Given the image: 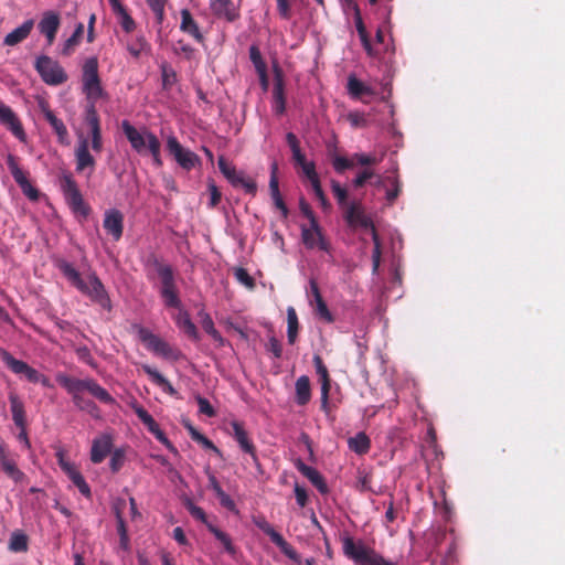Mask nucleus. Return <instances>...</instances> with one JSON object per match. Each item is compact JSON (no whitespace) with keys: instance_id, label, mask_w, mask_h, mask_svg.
Segmentation results:
<instances>
[{"instance_id":"nucleus-42","label":"nucleus","mask_w":565,"mask_h":565,"mask_svg":"<svg viewBox=\"0 0 565 565\" xmlns=\"http://www.w3.org/2000/svg\"><path fill=\"white\" fill-rule=\"evenodd\" d=\"M0 466L4 473L11 478L14 482L19 483L22 482L25 478L24 472H22L18 467L13 459H10L9 457L4 458L0 461Z\"/></svg>"},{"instance_id":"nucleus-47","label":"nucleus","mask_w":565,"mask_h":565,"mask_svg":"<svg viewBox=\"0 0 565 565\" xmlns=\"http://www.w3.org/2000/svg\"><path fill=\"white\" fill-rule=\"evenodd\" d=\"M139 339L146 344V347L154 352L162 339L146 328L139 329Z\"/></svg>"},{"instance_id":"nucleus-40","label":"nucleus","mask_w":565,"mask_h":565,"mask_svg":"<svg viewBox=\"0 0 565 565\" xmlns=\"http://www.w3.org/2000/svg\"><path fill=\"white\" fill-rule=\"evenodd\" d=\"M29 548V537L28 535L17 530L11 534L10 541H9V550L14 553H24Z\"/></svg>"},{"instance_id":"nucleus-9","label":"nucleus","mask_w":565,"mask_h":565,"mask_svg":"<svg viewBox=\"0 0 565 565\" xmlns=\"http://www.w3.org/2000/svg\"><path fill=\"white\" fill-rule=\"evenodd\" d=\"M255 525L268 535L274 544L290 559L300 563V556L297 551L278 533L265 518L254 520Z\"/></svg>"},{"instance_id":"nucleus-54","label":"nucleus","mask_w":565,"mask_h":565,"mask_svg":"<svg viewBox=\"0 0 565 565\" xmlns=\"http://www.w3.org/2000/svg\"><path fill=\"white\" fill-rule=\"evenodd\" d=\"M148 43L143 36L137 38L134 42L127 44V50L131 56L139 58L141 53L148 49Z\"/></svg>"},{"instance_id":"nucleus-16","label":"nucleus","mask_w":565,"mask_h":565,"mask_svg":"<svg viewBox=\"0 0 565 565\" xmlns=\"http://www.w3.org/2000/svg\"><path fill=\"white\" fill-rule=\"evenodd\" d=\"M312 362L321 384V408L327 411L329 406V393L331 388L329 371L319 354L313 355Z\"/></svg>"},{"instance_id":"nucleus-43","label":"nucleus","mask_w":565,"mask_h":565,"mask_svg":"<svg viewBox=\"0 0 565 565\" xmlns=\"http://www.w3.org/2000/svg\"><path fill=\"white\" fill-rule=\"evenodd\" d=\"M207 530L215 536V539L223 545L224 550L233 555L236 550L228 534L214 526L213 524H207Z\"/></svg>"},{"instance_id":"nucleus-20","label":"nucleus","mask_w":565,"mask_h":565,"mask_svg":"<svg viewBox=\"0 0 565 565\" xmlns=\"http://www.w3.org/2000/svg\"><path fill=\"white\" fill-rule=\"evenodd\" d=\"M278 164L276 161H274L270 166V180H269V190L270 195L274 201L275 206L281 212V215L284 218H287L289 211L284 202V199L279 191V182H278Z\"/></svg>"},{"instance_id":"nucleus-30","label":"nucleus","mask_w":565,"mask_h":565,"mask_svg":"<svg viewBox=\"0 0 565 565\" xmlns=\"http://www.w3.org/2000/svg\"><path fill=\"white\" fill-rule=\"evenodd\" d=\"M347 89L349 95L354 99L374 95L373 88L361 82L354 74L349 75Z\"/></svg>"},{"instance_id":"nucleus-38","label":"nucleus","mask_w":565,"mask_h":565,"mask_svg":"<svg viewBox=\"0 0 565 565\" xmlns=\"http://www.w3.org/2000/svg\"><path fill=\"white\" fill-rule=\"evenodd\" d=\"M65 473L72 480L74 486L77 487V489L79 490V492L83 495H85L86 498L90 497V494H92L90 488L87 484V482L85 481V479L82 476V473L79 472V470L75 466L67 467V471H65Z\"/></svg>"},{"instance_id":"nucleus-58","label":"nucleus","mask_w":565,"mask_h":565,"mask_svg":"<svg viewBox=\"0 0 565 565\" xmlns=\"http://www.w3.org/2000/svg\"><path fill=\"white\" fill-rule=\"evenodd\" d=\"M125 462V451L122 449H115L111 452L109 467L113 472H118Z\"/></svg>"},{"instance_id":"nucleus-52","label":"nucleus","mask_w":565,"mask_h":565,"mask_svg":"<svg viewBox=\"0 0 565 565\" xmlns=\"http://www.w3.org/2000/svg\"><path fill=\"white\" fill-rule=\"evenodd\" d=\"M331 190L332 193L341 209L347 207L348 203V191L343 188L338 181H331Z\"/></svg>"},{"instance_id":"nucleus-18","label":"nucleus","mask_w":565,"mask_h":565,"mask_svg":"<svg viewBox=\"0 0 565 565\" xmlns=\"http://www.w3.org/2000/svg\"><path fill=\"white\" fill-rule=\"evenodd\" d=\"M76 172H84L89 169V174L95 170L96 160L89 152L87 139H82L75 149Z\"/></svg>"},{"instance_id":"nucleus-15","label":"nucleus","mask_w":565,"mask_h":565,"mask_svg":"<svg viewBox=\"0 0 565 565\" xmlns=\"http://www.w3.org/2000/svg\"><path fill=\"white\" fill-rule=\"evenodd\" d=\"M60 25L61 17L56 11L47 10L42 13L38 30L45 36L49 46L54 43Z\"/></svg>"},{"instance_id":"nucleus-61","label":"nucleus","mask_w":565,"mask_h":565,"mask_svg":"<svg viewBox=\"0 0 565 565\" xmlns=\"http://www.w3.org/2000/svg\"><path fill=\"white\" fill-rule=\"evenodd\" d=\"M303 175L310 181V183H317L320 181L319 175L316 171V164L313 161H307L300 166Z\"/></svg>"},{"instance_id":"nucleus-2","label":"nucleus","mask_w":565,"mask_h":565,"mask_svg":"<svg viewBox=\"0 0 565 565\" xmlns=\"http://www.w3.org/2000/svg\"><path fill=\"white\" fill-rule=\"evenodd\" d=\"M146 266L152 268L160 280L159 294L164 306L167 308L181 309L182 302L179 296L173 267L156 255H150L147 258Z\"/></svg>"},{"instance_id":"nucleus-27","label":"nucleus","mask_w":565,"mask_h":565,"mask_svg":"<svg viewBox=\"0 0 565 565\" xmlns=\"http://www.w3.org/2000/svg\"><path fill=\"white\" fill-rule=\"evenodd\" d=\"M34 26V20H25L20 26L8 33L3 40L4 45L14 46L24 41Z\"/></svg>"},{"instance_id":"nucleus-23","label":"nucleus","mask_w":565,"mask_h":565,"mask_svg":"<svg viewBox=\"0 0 565 565\" xmlns=\"http://www.w3.org/2000/svg\"><path fill=\"white\" fill-rule=\"evenodd\" d=\"M181 23H180V30L183 33L189 34L192 36L198 43L203 44L205 39L200 31V28L196 23V21L193 19L191 12L189 9H182L181 12Z\"/></svg>"},{"instance_id":"nucleus-12","label":"nucleus","mask_w":565,"mask_h":565,"mask_svg":"<svg viewBox=\"0 0 565 565\" xmlns=\"http://www.w3.org/2000/svg\"><path fill=\"white\" fill-rule=\"evenodd\" d=\"M7 164L14 181L20 186L23 194L26 195L30 200L36 201L39 199V191L31 184L26 173L19 167L17 157L9 153L7 156Z\"/></svg>"},{"instance_id":"nucleus-24","label":"nucleus","mask_w":565,"mask_h":565,"mask_svg":"<svg viewBox=\"0 0 565 565\" xmlns=\"http://www.w3.org/2000/svg\"><path fill=\"white\" fill-rule=\"evenodd\" d=\"M114 14L126 33H131L136 29V22L128 13L120 0H108Z\"/></svg>"},{"instance_id":"nucleus-50","label":"nucleus","mask_w":565,"mask_h":565,"mask_svg":"<svg viewBox=\"0 0 565 565\" xmlns=\"http://www.w3.org/2000/svg\"><path fill=\"white\" fill-rule=\"evenodd\" d=\"M160 141L152 132L148 134V150L152 156L153 162L156 166L160 167L162 164L161 156H160Z\"/></svg>"},{"instance_id":"nucleus-26","label":"nucleus","mask_w":565,"mask_h":565,"mask_svg":"<svg viewBox=\"0 0 565 565\" xmlns=\"http://www.w3.org/2000/svg\"><path fill=\"white\" fill-rule=\"evenodd\" d=\"M231 435L244 452H253L254 443L250 440L247 430L242 422L233 420L230 424Z\"/></svg>"},{"instance_id":"nucleus-62","label":"nucleus","mask_w":565,"mask_h":565,"mask_svg":"<svg viewBox=\"0 0 565 565\" xmlns=\"http://www.w3.org/2000/svg\"><path fill=\"white\" fill-rule=\"evenodd\" d=\"M235 278L248 288H254L255 281L254 278L248 274L245 268H236L234 273Z\"/></svg>"},{"instance_id":"nucleus-8","label":"nucleus","mask_w":565,"mask_h":565,"mask_svg":"<svg viewBox=\"0 0 565 565\" xmlns=\"http://www.w3.org/2000/svg\"><path fill=\"white\" fill-rule=\"evenodd\" d=\"M167 149L178 164L186 171L192 170L201 162L200 157L195 152L183 148L174 136L168 138Z\"/></svg>"},{"instance_id":"nucleus-57","label":"nucleus","mask_w":565,"mask_h":565,"mask_svg":"<svg viewBox=\"0 0 565 565\" xmlns=\"http://www.w3.org/2000/svg\"><path fill=\"white\" fill-rule=\"evenodd\" d=\"M150 9L153 11L157 22L162 23L164 19V6L167 0H146Z\"/></svg>"},{"instance_id":"nucleus-29","label":"nucleus","mask_w":565,"mask_h":565,"mask_svg":"<svg viewBox=\"0 0 565 565\" xmlns=\"http://www.w3.org/2000/svg\"><path fill=\"white\" fill-rule=\"evenodd\" d=\"M274 111L282 115L286 111L285 83L280 72H276L273 89Z\"/></svg>"},{"instance_id":"nucleus-37","label":"nucleus","mask_w":565,"mask_h":565,"mask_svg":"<svg viewBox=\"0 0 565 565\" xmlns=\"http://www.w3.org/2000/svg\"><path fill=\"white\" fill-rule=\"evenodd\" d=\"M299 331V321L296 309L294 307L287 308V339L289 344H295Z\"/></svg>"},{"instance_id":"nucleus-17","label":"nucleus","mask_w":565,"mask_h":565,"mask_svg":"<svg viewBox=\"0 0 565 565\" xmlns=\"http://www.w3.org/2000/svg\"><path fill=\"white\" fill-rule=\"evenodd\" d=\"M0 122L19 140L25 141V132L20 119L9 106L3 104L0 105Z\"/></svg>"},{"instance_id":"nucleus-4","label":"nucleus","mask_w":565,"mask_h":565,"mask_svg":"<svg viewBox=\"0 0 565 565\" xmlns=\"http://www.w3.org/2000/svg\"><path fill=\"white\" fill-rule=\"evenodd\" d=\"M343 554L355 565H395L385 559L374 548L367 546L363 541H355L351 536H345L342 541Z\"/></svg>"},{"instance_id":"nucleus-34","label":"nucleus","mask_w":565,"mask_h":565,"mask_svg":"<svg viewBox=\"0 0 565 565\" xmlns=\"http://www.w3.org/2000/svg\"><path fill=\"white\" fill-rule=\"evenodd\" d=\"M217 166L222 174L230 181V183L238 188V181L241 178L245 175L243 171H237L236 168L230 164L224 157H220L217 160Z\"/></svg>"},{"instance_id":"nucleus-35","label":"nucleus","mask_w":565,"mask_h":565,"mask_svg":"<svg viewBox=\"0 0 565 565\" xmlns=\"http://www.w3.org/2000/svg\"><path fill=\"white\" fill-rule=\"evenodd\" d=\"M177 326L183 330V332L194 341L200 339L198 329L192 322L190 315L186 311H180L175 318Z\"/></svg>"},{"instance_id":"nucleus-5","label":"nucleus","mask_w":565,"mask_h":565,"mask_svg":"<svg viewBox=\"0 0 565 565\" xmlns=\"http://www.w3.org/2000/svg\"><path fill=\"white\" fill-rule=\"evenodd\" d=\"M58 182L70 209L74 213L81 214L83 217H87L90 213V207L85 203L72 173L63 171L58 178Z\"/></svg>"},{"instance_id":"nucleus-44","label":"nucleus","mask_w":565,"mask_h":565,"mask_svg":"<svg viewBox=\"0 0 565 565\" xmlns=\"http://www.w3.org/2000/svg\"><path fill=\"white\" fill-rule=\"evenodd\" d=\"M96 102H89V105L86 107L85 111V122L90 129V132L102 131L100 129V119L99 115L95 107Z\"/></svg>"},{"instance_id":"nucleus-49","label":"nucleus","mask_w":565,"mask_h":565,"mask_svg":"<svg viewBox=\"0 0 565 565\" xmlns=\"http://www.w3.org/2000/svg\"><path fill=\"white\" fill-rule=\"evenodd\" d=\"M116 520H117V532L120 539V546L125 551L129 547V536L126 523L119 510H116Z\"/></svg>"},{"instance_id":"nucleus-14","label":"nucleus","mask_w":565,"mask_h":565,"mask_svg":"<svg viewBox=\"0 0 565 565\" xmlns=\"http://www.w3.org/2000/svg\"><path fill=\"white\" fill-rule=\"evenodd\" d=\"M301 239L308 249L319 248L327 253L331 250V245L323 236L319 224L301 226Z\"/></svg>"},{"instance_id":"nucleus-28","label":"nucleus","mask_w":565,"mask_h":565,"mask_svg":"<svg viewBox=\"0 0 565 565\" xmlns=\"http://www.w3.org/2000/svg\"><path fill=\"white\" fill-rule=\"evenodd\" d=\"M210 4L217 17L224 18L228 22H234L239 18V12L234 8L232 0H211Z\"/></svg>"},{"instance_id":"nucleus-36","label":"nucleus","mask_w":565,"mask_h":565,"mask_svg":"<svg viewBox=\"0 0 565 565\" xmlns=\"http://www.w3.org/2000/svg\"><path fill=\"white\" fill-rule=\"evenodd\" d=\"M348 446L350 450L354 451L358 455H365L370 451L371 440L369 436L361 431L358 433L354 437L349 438Z\"/></svg>"},{"instance_id":"nucleus-56","label":"nucleus","mask_w":565,"mask_h":565,"mask_svg":"<svg viewBox=\"0 0 565 565\" xmlns=\"http://www.w3.org/2000/svg\"><path fill=\"white\" fill-rule=\"evenodd\" d=\"M249 58L256 71H263L264 68H267V64L264 61L258 46L252 45L249 47Z\"/></svg>"},{"instance_id":"nucleus-46","label":"nucleus","mask_w":565,"mask_h":565,"mask_svg":"<svg viewBox=\"0 0 565 565\" xmlns=\"http://www.w3.org/2000/svg\"><path fill=\"white\" fill-rule=\"evenodd\" d=\"M201 324L203 330L211 335L215 341L223 342L221 333L215 329L214 322L207 312L201 311Z\"/></svg>"},{"instance_id":"nucleus-25","label":"nucleus","mask_w":565,"mask_h":565,"mask_svg":"<svg viewBox=\"0 0 565 565\" xmlns=\"http://www.w3.org/2000/svg\"><path fill=\"white\" fill-rule=\"evenodd\" d=\"M42 111L44 118L51 125L52 129L56 134L58 141L62 145H68V131L64 122L60 118H57L47 106H42Z\"/></svg>"},{"instance_id":"nucleus-33","label":"nucleus","mask_w":565,"mask_h":565,"mask_svg":"<svg viewBox=\"0 0 565 565\" xmlns=\"http://www.w3.org/2000/svg\"><path fill=\"white\" fill-rule=\"evenodd\" d=\"M296 403L300 406H305L310 402L311 398V386L310 380L307 375H301L296 381Z\"/></svg>"},{"instance_id":"nucleus-59","label":"nucleus","mask_w":565,"mask_h":565,"mask_svg":"<svg viewBox=\"0 0 565 565\" xmlns=\"http://www.w3.org/2000/svg\"><path fill=\"white\" fill-rule=\"evenodd\" d=\"M175 54L183 55L186 60H192L195 56V49L184 41L180 40L174 46Z\"/></svg>"},{"instance_id":"nucleus-31","label":"nucleus","mask_w":565,"mask_h":565,"mask_svg":"<svg viewBox=\"0 0 565 565\" xmlns=\"http://www.w3.org/2000/svg\"><path fill=\"white\" fill-rule=\"evenodd\" d=\"M10 408L12 413V419L18 428H24L26 425L24 404L20 397L11 392L9 394Z\"/></svg>"},{"instance_id":"nucleus-39","label":"nucleus","mask_w":565,"mask_h":565,"mask_svg":"<svg viewBox=\"0 0 565 565\" xmlns=\"http://www.w3.org/2000/svg\"><path fill=\"white\" fill-rule=\"evenodd\" d=\"M185 428L194 441L200 444L203 448L212 450L216 455H221V450L214 445V443L201 434L191 423H186Z\"/></svg>"},{"instance_id":"nucleus-22","label":"nucleus","mask_w":565,"mask_h":565,"mask_svg":"<svg viewBox=\"0 0 565 565\" xmlns=\"http://www.w3.org/2000/svg\"><path fill=\"white\" fill-rule=\"evenodd\" d=\"M296 467L298 471L303 475L312 483V486L318 489L320 493L326 494L329 492V488L324 478L316 468L306 465L301 460L297 461Z\"/></svg>"},{"instance_id":"nucleus-55","label":"nucleus","mask_w":565,"mask_h":565,"mask_svg":"<svg viewBox=\"0 0 565 565\" xmlns=\"http://www.w3.org/2000/svg\"><path fill=\"white\" fill-rule=\"evenodd\" d=\"M355 161L353 157L348 159L341 156H334L332 159V167L338 173H343L345 170L353 168Z\"/></svg>"},{"instance_id":"nucleus-64","label":"nucleus","mask_w":565,"mask_h":565,"mask_svg":"<svg viewBox=\"0 0 565 565\" xmlns=\"http://www.w3.org/2000/svg\"><path fill=\"white\" fill-rule=\"evenodd\" d=\"M134 411L137 417L142 422V424L147 428L154 426V424L157 423L153 419V417L142 406H136L134 407Z\"/></svg>"},{"instance_id":"nucleus-48","label":"nucleus","mask_w":565,"mask_h":565,"mask_svg":"<svg viewBox=\"0 0 565 565\" xmlns=\"http://www.w3.org/2000/svg\"><path fill=\"white\" fill-rule=\"evenodd\" d=\"M157 355H160L164 359H170L173 361H178L181 356L179 350L172 348L167 341L162 340L156 351L153 352Z\"/></svg>"},{"instance_id":"nucleus-19","label":"nucleus","mask_w":565,"mask_h":565,"mask_svg":"<svg viewBox=\"0 0 565 565\" xmlns=\"http://www.w3.org/2000/svg\"><path fill=\"white\" fill-rule=\"evenodd\" d=\"M113 439L110 435L103 434L95 438L90 449V460L94 463H100L111 452Z\"/></svg>"},{"instance_id":"nucleus-41","label":"nucleus","mask_w":565,"mask_h":565,"mask_svg":"<svg viewBox=\"0 0 565 565\" xmlns=\"http://www.w3.org/2000/svg\"><path fill=\"white\" fill-rule=\"evenodd\" d=\"M84 33V24L78 23L73 32V34L65 41L63 49H62V55L70 56L75 47L79 44L81 39Z\"/></svg>"},{"instance_id":"nucleus-6","label":"nucleus","mask_w":565,"mask_h":565,"mask_svg":"<svg viewBox=\"0 0 565 565\" xmlns=\"http://www.w3.org/2000/svg\"><path fill=\"white\" fill-rule=\"evenodd\" d=\"M83 93L88 102H97L103 95L104 89L98 74L97 57H89L85 61L82 68Z\"/></svg>"},{"instance_id":"nucleus-1","label":"nucleus","mask_w":565,"mask_h":565,"mask_svg":"<svg viewBox=\"0 0 565 565\" xmlns=\"http://www.w3.org/2000/svg\"><path fill=\"white\" fill-rule=\"evenodd\" d=\"M57 268L70 284L88 297L92 302L98 305L107 312L113 310L110 297L104 284L95 273L89 274L87 280H84L79 271L71 263L63 259L58 260Z\"/></svg>"},{"instance_id":"nucleus-53","label":"nucleus","mask_w":565,"mask_h":565,"mask_svg":"<svg viewBox=\"0 0 565 565\" xmlns=\"http://www.w3.org/2000/svg\"><path fill=\"white\" fill-rule=\"evenodd\" d=\"M74 405L79 408L81 411L87 412L90 416L94 418L100 417V411L98 406L90 399H85L83 396H81V402H73Z\"/></svg>"},{"instance_id":"nucleus-11","label":"nucleus","mask_w":565,"mask_h":565,"mask_svg":"<svg viewBox=\"0 0 565 565\" xmlns=\"http://www.w3.org/2000/svg\"><path fill=\"white\" fill-rule=\"evenodd\" d=\"M0 359L17 375H23L30 383H38L40 372L26 362L15 359L9 351L0 347Z\"/></svg>"},{"instance_id":"nucleus-51","label":"nucleus","mask_w":565,"mask_h":565,"mask_svg":"<svg viewBox=\"0 0 565 565\" xmlns=\"http://www.w3.org/2000/svg\"><path fill=\"white\" fill-rule=\"evenodd\" d=\"M372 241L374 243V248H373V253H372V271H373V274H376L379 270L380 264H381V256H382L381 241H380V236H379V233L376 230H373Z\"/></svg>"},{"instance_id":"nucleus-32","label":"nucleus","mask_w":565,"mask_h":565,"mask_svg":"<svg viewBox=\"0 0 565 565\" xmlns=\"http://www.w3.org/2000/svg\"><path fill=\"white\" fill-rule=\"evenodd\" d=\"M141 367H142V371L147 375H149L152 383L156 384L157 386L161 387L164 393H167L171 396L177 394V391L174 390L172 384L160 372H158L156 369L151 367L148 364H143Z\"/></svg>"},{"instance_id":"nucleus-13","label":"nucleus","mask_w":565,"mask_h":565,"mask_svg":"<svg viewBox=\"0 0 565 565\" xmlns=\"http://www.w3.org/2000/svg\"><path fill=\"white\" fill-rule=\"evenodd\" d=\"M103 227L114 242L120 241L124 234V213L118 209L106 210Z\"/></svg>"},{"instance_id":"nucleus-10","label":"nucleus","mask_w":565,"mask_h":565,"mask_svg":"<svg viewBox=\"0 0 565 565\" xmlns=\"http://www.w3.org/2000/svg\"><path fill=\"white\" fill-rule=\"evenodd\" d=\"M343 217L351 228L362 227L371 231L376 230L372 220L365 214L364 209L360 202H351L343 209Z\"/></svg>"},{"instance_id":"nucleus-21","label":"nucleus","mask_w":565,"mask_h":565,"mask_svg":"<svg viewBox=\"0 0 565 565\" xmlns=\"http://www.w3.org/2000/svg\"><path fill=\"white\" fill-rule=\"evenodd\" d=\"M122 131L134 150L142 153L146 149H148V134L150 131L141 134L127 120L122 121Z\"/></svg>"},{"instance_id":"nucleus-7","label":"nucleus","mask_w":565,"mask_h":565,"mask_svg":"<svg viewBox=\"0 0 565 565\" xmlns=\"http://www.w3.org/2000/svg\"><path fill=\"white\" fill-rule=\"evenodd\" d=\"M34 68L42 81L51 86L62 85L68 78L61 64L47 55L38 56L34 63Z\"/></svg>"},{"instance_id":"nucleus-60","label":"nucleus","mask_w":565,"mask_h":565,"mask_svg":"<svg viewBox=\"0 0 565 565\" xmlns=\"http://www.w3.org/2000/svg\"><path fill=\"white\" fill-rule=\"evenodd\" d=\"M161 76L164 88L171 87L177 82L174 70L166 64L161 66Z\"/></svg>"},{"instance_id":"nucleus-3","label":"nucleus","mask_w":565,"mask_h":565,"mask_svg":"<svg viewBox=\"0 0 565 565\" xmlns=\"http://www.w3.org/2000/svg\"><path fill=\"white\" fill-rule=\"evenodd\" d=\"M56 382L72 396L73 402H81V393L87 391L93 397L106 405H114L115 398L94 379H76L64 373L56 375Z\"/></svg>"},{"instance_id":"nucleus-63","label":"nucleus","mask_w":565,"mask_h":565,"mask_svg":"<svg viewBox=\"0 0 565 565\" xmlns=\"http://www.w3.org/2000/svg\"><path fill=\"white\" fill-rule=\"evenodd\" d=\"M315 313L319 319L323 320L327 323H332L334 321V317L330 312L326 302L316 306Z\"/></svg>"},{"instance_id":"nucleus-45","label":"nucleus","mask_w":565,"mask_h":565,"mask_svg":"<svg viewBox=\"0 0 565 565\" xmlns=\"http://www.w3.org/2000/svg\"><path fill=\"white\" fill-rule=\"evenodd\" d=\"M384 181L391 184V189L386 190V201L392 205L402 192V183L398 175H387Z\"/></svg>"}]
</instances>
